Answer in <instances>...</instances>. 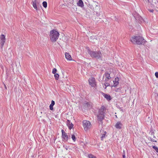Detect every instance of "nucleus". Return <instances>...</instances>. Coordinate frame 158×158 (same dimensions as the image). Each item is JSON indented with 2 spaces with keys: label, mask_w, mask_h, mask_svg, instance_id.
Masks as SVG:
<instances>
[{
  "label": "nucleus",
  "mask_w": 158,
  "mask_h": 158,
  "mask_svg": "<svg viewBox=\"0 0 158 158\" xmlns=\"http://www.w3.org/2000/svg\"><path fill=\"white\" fill-rule=\"evenodd\" d=\"M86 49L87 50L88 53L92 58H94L97 59H102V55L100 51H94L92 50L89 49L88 47H87Z\"/></svg>",
  "instance_id": "obj_1"
},
{
  "label": "nucleus",
  "mask_w": 158,
  "mask_h": 158,
  "mask_svg": "<svg viewBox=\"0 0 158 158\" xmlns=\"http://www.w3.org/2000/svg\"><path fill=\"white\" fill-rule=\"evenodd\" d=\"M131 40L133 44L144 45L146 41L141 36H134L131 39Z\"/></svg>",
  "instance_id": "obj_2"
},
{
  "label": "nucleus",
  "mask_w": 158,
  "mask_h": 158,
  "mask_svg": "<svg viewBox=\"0 0 158 158\" xmlns=\"http://www.w3.org/2000/svg\"><path fill=\"white\" fill-rule=\"evenodd\" d=\"M106 108L104 106H102L99 109L97 115L98 120L102 122L104 118Z\"/></svg>",
  "instance_id": "obj_3"
},
{
  "label": "nucleus",
  "mask_w": 158,
  "mask_h": 158,
  "mask_svg": "<svg viewBox=\"0 0 158 158\" xmlns=\"http://www.w3.org/2000/svg\"><path fill=\"white\" fill-rule=\"evenodd\" d=\"M59 35V32L55 30L50 31V38L52 42H55L58 39Z\"/></svg>",
  "instance_id": "obj_4"
},
{
  "label": "nucleus",
  "mask_w": 158,
  "mask_h": 158,
  "mask_svg": "<svg viewBox=\"0 0 158 158\" xmlns=\"http://www.w3.org/2000/svg\"><path fill=\"white\" fill-rule=\"evenodd\" d=\"M82 123L85 131H87L90 128L91 124L89 121L84 120L83 121Z\"/></svg>",
  "instance_id": "obj_5"
},
{
  "label": "nucleus",
  "mask_w": 158,
  "mask_h": 158,
  "mask_svg": "<svg viewBox=\"0 0 158 158\" xmlns=\"http://www.w3.org/2000/svg\"><path fill=\"white\" fill-rule=\"evenodd\" d=\"M61 132L62 140L64 142H67L69 138L68 136L64 130H62Z\"/></svg>",
  "instance_id": "obj_6"
},
{
  "label": "nucleus",
  "mask_w": 158,
  "mask_h": 158,
  "mask_svg": "<svg viewBox=\"0 0 158 158\" xmlns=\"http://www.w3.org/2000/svg\"><path fill=\"white\" fill-rule=\"evenodd\" d=\"M89 84L92 87H95L96 85V80L94 78L91 77L88 80Z\"/></svg>",
  "instance_id": "obj_7"
},
{
  "label": "nucleus",
  "mask_w": 158,
  "mask_h": 158,
  "mask_svg": "<svg viewBox=\"0 0 158 158\" xmlns=\"http://www.w3.org/2000/svg\"><path fill=\"white\" fill-rule=\"evenodd\" d=\"M0 40L1 48H2L5 42L6 38L5 35L3 34L1 35L0 36Z\"/></svg>",
  "instance_id": "obj_8"
},
{
  "label": "nucleus",
  "mask_w": 158,
  "mask_h": 158,
  "mask_svg": "<svg viewBox=\"0 0 158 158\" xmlns=\"http://www.w3.org/2000/svg\"><path fill=\"white\" fill-rule=\"evenodd\" d=\"M101 133V139L102 140H103L104 139L106 136L107 132L104 131V130L100 131Z\"/></svg>",
  "instance_id": "obj_9"
},
{
  "label": "nucleus",
  "mask_w": 158,
  "mask_h": 158,
  "mask_svg": "<svg viewBox=\"0 0 158 158\" xmlns=\"http://www.w3.org/2000/svg\"><path fill=\"white\" fill-rule=\"evenodd\" d=\"M66 124L69 129L71 130L73 128V124L69 120H67Z\"/></svg>",
  "instance_id": "obj_10"
},
{
  "label": "nucleus",
  "mask_w": 158,
  "mask_h": 158,
  "mask_svg": "<svg viewBox=\"0 0 158 158\" xmlns=\"http://www.w3.org/2000/svg\"><path fill=\"white\" fill-rule=\"evenodd\" d=\"M123 125L122 123L120 122H118L115 125V127L117 129H120L122 128Z\"/></svg>",
  "instance_id": "obj_11"
},
{
  "label": "nucleus",
  "mask_w": 158,
  "mask_h": 158,
  "mask_svg": "<svg viewBox=\"0 0 158 158\" xmlns=\"http://www.w3.org/2000/svg\"><path fill=\"white\" fill-rule=\"evenodd\" d=\"M31 3L34 8L36 10H37L38 8L37 7V5L39 3L37 2H36V0H34V1H32Z\"/></svg>",
  "instance_id": "obj_12"
},
{
  "label": "nucleus",
  "mask_w": 158,
  "mask_h": 158,
  "mask_svg": "<svg viewBox=\"0 0 158 158\" xmlns=\"http://www.w3.org/2000/svg\"><path fill=\"white\" fill-rule=\"evenodd\" d=\"M102 95H103L104 97L107 100L110 101L111 99V96L109 94H105L103 93H102Z\"/></svg>",
  "instance_id": "obj_13"
},
{
  "label": "nucleus",
  "mask_w": 158,
  "mask_h": 158,
  "mask_svg": "<svg viewBox=\"0 0 158 158\" xmlns=\"http://www.w3.org/2000/svg\"><path fill=\"white\" fill-rule=\"evenodd\" d=\"M119 78L117 77L115 79V80L113 81L114 85L113 86L114 87L116 86L119 84Z\"/></svg>",
  "instance_id": "obj_14"
},
{
  "label": "nucleus",
  "mask_w": 158,
  "mask_h": 158,
  "mask_svg": "<svg viewBox=\"0 0 158 158\" xmlns=\"http://www.w3.org/2000/svg\"><path fill=\"white\" fill-rule=\"evenodd\" d=\"M65 56L66 58L69 60H72V58L71 56L69 54V53L67 52H65Z\"/></svg>",
  "instance_id": "obj_15"
},
{
  "label": "nucleus",
  "mask_w": 158,
  "mask_h": 158,
  "mask_svg": "<svg viewBox=\"0 0 158 158\" xmlns=\"http://www.w3.org/2000/svg\"><path fill=\"white\" fill-rule=\"evenodd\" d=\"M104 76H105V77L106 78H108V79H110L111 78V77H110V74L108 72H106L105 74L104 75L103 77V80L104 79Z\"/></svg>",
  "instance_id": "obj_16"
},
{
  "label": "nucleus",
  "mask_w": 158,
  "mask_h": 158,
  "mask_svg": "<svg viewBox=\"0 0 158 158\" xmlns=\"http://www.w3.org/2000/svg\"><path fill=\"white\" fill-rule=\"evenodd\" d=\"M78 6L81 7H83L84 5V3L82 0H79L77 3Z\"/></svg>",
  "instance_id": "obj_17"
},
{
  "label": "nucleus",
  "mask_w": 158,
  "mask_h": 158,
  "mask_svg": "<svg viewBox=\"0 0 158 158\" xmlns=\"http://www.w3.org/2000/svg\"><path fill=\"white\" fill-rule=\"evenodd\" d=\"M55 102L54 101L52 100L51 101V103L49 106L50 109L51 110H53V106L55 105Z\"/></svg>",
  "instance_id": "obj_18"
},
{
  "label": "nucleus",
  "mask_w": 158,
  "mask_h": 158,
  "mask_svg": "<svg viewBox=\"0 0 158 158\" xmlns=\"http://www.w3.org/2000/svg\"><path fill=\"white\" fill-rule=\"evenodd\" d=\"M54 77L56 80H58L59 78V75L56 73L54 74Z\"/></svg>",
  "instance_id": "obj_19"
},
{
  "label": "nucleus",
  "mask_w": 158,
  "mask_h": 158,
  "mask_svg": "<svg viewBox=\"0 0 158 158\" xmlns=\"http://www.w3.org/2000/svg\"><path fill=\"white\" fill-rule=\"evenodd\" d=\"M43 6L44 8H46L47 6V3L46 2L44 1L42 3Z\"/></svg>",
  "instance_id": "obj_20"
},
{
  "label": "nucleus",
  "mask_w": 158,
  "mask_h": 158,
  "mask_svg": "<svg viewBox=\"0 0 158 158\" xmlns=\"http://www.w3.org/2000/svg\"><path fill=\"white\" fill-rule=\"evenodd\" d=\"M71 138L74 142H75L76 140V138L74 134L72 135Z\"/></svg>",
  "instance_id": "obj_21"
},
{
  "label": "nucleus",
  "mask_w": 158,
  "mask_h": 158,
  "mask_svg": "<svg viewBox=\"0 0 158 158\" xmlns=\"http://www.w3.org/2000/svg\"><path fill=\"white\" fill-rule=\"evenodd\" d=\"M88 158H96L95 156L91 154L88 155Z\"/></svg>",
  "instance_id": "obj_22"
},
{
  "label": "nucleus",
  "mask_w": 158,
  "mask_h": 158,
  "mask_svg": "<svg viewBox=\"0 0 158 158\" xmlns=\"http://www.w3.org/2000/svg\"><path fill=\"white\" fill-rule=\"evenodd\" d=\"M152 148L155 150L156 152L158 153V148L157 147L154 146H152Z\"/></svg>",
  "instance_id": "obj_23"
},
{
  "label": "nucleus",
  "mask_w": 158,
  "mask_h": 158,
  "mask_svg": "<svg viewBox=\"0 0 158 158\" xmlns=\"http://www.w3.org/2000/svg\"><path fill=\"white\" fill-rule=\"evenodd\" d=\"M56 71H57L56 69V68H54L53 69H52V73L53 74H55L56 73Z\"/></svg>",
  "instance_id": "obj_24"
},
{
  "label": "nucleus",
  "mask_w": 158,
  "mask_h": 158,
  "mask_svg": "<svg viewBox=\"0 0 158 158\" xmlns=\"http://www.w3.org/2000/svg\"><path fill=\"white\" fill-rule=\"evenodd\" d=\"M149 139L152 142H157L156 140H155V139H153V138H152L151 137H150Z\"/></svg>",
  "instance_id": "obj_25"
},
{
  "label": "nucleus",
  "mask_w": 158,
  "mask_h": 158,
  "mask_svg": "<svg viewBox=\"0 0 158 158\" xmlns=\"http://www.w3.org/2000/svg\"><path fill=\"white\" fill-rule=\"evenodd\" d=\"M104 85L106 86V88H106L107 87L109 86L110 85V84L108 83L105 82L104 84Z\"/></svg>",
  "instance_id": "obj_26"
},
{
  "label": "nucleus",
  "mask_w": 158,
  "mask_h": 158,
  "mask_svg": "<svg viewBox=\"0 0 158 158\" xmlns=\"http://www.w3.org/2000/svg\"><path fill=\"white\" fill-rule=\"evenodd\" d=\"M155 75L156 78H158V72H156L155 73Z\"/></svg>",
  "instance_id": "obj_27"
},
{
  "label": "nucleus",
  "mask_w": 158,
  "mask_h": 158,
  "mask_svg": "<svg viewBox=\"0 0 158 158\" xmlns=\"http://www.w3.org/2000/svg\"><path fill=\"white\" fill-rule=\"evenodd\" d=\"M96 15L97 16H99L100 15V13L99 12H97L96 13Z\"/></svg>",
  "instance_id": "obj_28"
},
{
  "label": "nucleus",
  "mask_w": 158,
  "mask_h": 158,
  "mask_svg": "<svg viewBox=\"0 0 158 158\" xmlns=\"http://www.w3.org/2000/svg\"><path fill=\"white\" fill-rule=\"evenodd\" d=\"M120 89L119 88L116 89L115 90L116 92H118L120 90Z\"/></svg>",
  "instance_id": "obj_29"
},
{
  "label": "nucleus",
  "mask_w": 158,
  "mask_h": 158,
  "mask_svg": "<svg viewBox=\"0 0 158 158\" xmlns=\"http://www.w3.org/2000/svg\"><path fill=\"white\" fill-rule=\"evenodd\" d=\"M149 11L150 12H153V11H154V10H153V9H151V10H149Z\"/></svg>",
  "instance_id": "obj_30"
},
{
  "label": "nucleus",
  "mask_w": 158,
  "mask_h": 158,
  "mask_svg": "<svg viewBox=\"0 0 158 158\" xmlns=\"http://www.w3.org/2000/svg\"><path fill=\"white\" fill-rule=\"evenodd\" d=\"M109 79H108V78H106L104 80V81L105 82H107Z\"/></svg>",
  "instance_id": "obj_31"
},
{
  "label": "nucleus",
  "mask_w": 158,
  "mask_h": 158,
  "mask_svg": "<svg viewBox=\"0 0 158 158\" xmlns=\"http://www.w3.org/2000/svg\"><path fill=\"white\" fill-rule=\"evenodd\" d=\"M123 158H125V155L124 153L123 155Z\"/></svg>",
  "instance_id": "obj_32"
},
{
  "label": "nucleus",
  "mask_w": 158,
  "mask_h": 158,
  "mask_svg": "<svg viewBox=\"0 0 158 158\" xmlns=\"http://www.w3.org/2000/svg\"><path fill=\"white\" fill-rule=\"evenodd\" d=\"M154 133L153 132H152V133H151V135H154Z\"/></svg>",
  "instance_id": "obj_33"
},
{
  "label": "nucleus",
  "mask_w": 158,
  "mask_h": 158,
  "mask_svg": "<svg viewBox=\"0 0 158 158\" xmlns=\"http://www.w3.org/2000/svg\"><path fill=\"white\" fill-rule=\"evenodd\" d=\"M89 104V103L88 102H87L86 103V105H88Z\"/></svg>",
  "instance_id": "obj_34"
},
{
  "label": "nucleus",
  "mask_w": 158,
  "mask_h": 158,
  "mask_svg": "<svg viewBox=\"0 0 158 158\" xmlns=\"http://www.w3.org/2000/svg\"><path fill=\"white\" fill-rule=\"evenodd\" d=\"M153 138H156V137L155 136H154V135H153Z\"/></svg>",
  "instance_id": "obj_35"
},
{
  "label": "nucleus",
  "mask_w": 158,
  "mask_h": 158,
  "mask_svg": "<svg viewBox=\"0 0 158 158\" xmlns=\"http://www.w3.org/2000/svg\"><path fill=\"white\" fill-rule=\"evenodd\" d=\"M5 88H6V86L5 85Z\"/></svg>",
  "instance_id": "obj_36"
},
{
  "label": "nucleus",
  "mask_w": 158,
  "mask_h": 158,
  "mask_svg": "<svg viewBox=\"0 0 158 158\" xmlns=\"http://www.w3.org/2000/svg\"><path fill=\"white\" fill-rule=\"evenodd\" d=\"M95 6H98V5H95Z\"/></svg>",
  "instance_id": "obj_37"
}]
</instances>
